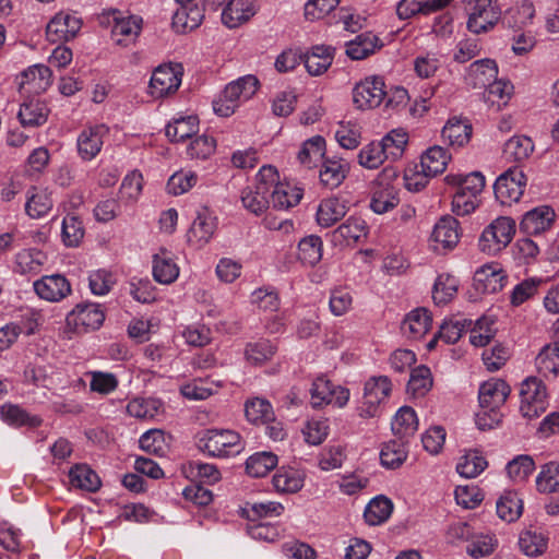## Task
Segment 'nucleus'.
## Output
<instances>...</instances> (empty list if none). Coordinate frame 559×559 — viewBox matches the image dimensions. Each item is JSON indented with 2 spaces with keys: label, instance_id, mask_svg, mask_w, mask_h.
I'll use <instances>...</instances> for the list:
<instances>
[{
  "label": "nucleus",
  "instance_id": "nucleus-1",
  "mask_svg": "<svg viewBox=\"0 0 559 559\" xmlns=\"http://www.w3.org/2000/svg\"><path fill=\"white\" fill-rule=\"evenodd\" d=\"M445 181L456 188L452 198V212L459 216L473 213L479 204L478 197L485 188V177L475 171L466 176L448 175Z\"/></svg>",
  "mask_w": 559,
  "mask_h": 559
},
{
  "label": "nucleus",
  "instance_id": "nucleus-2",
  "mask_svg": "<svg viewBox=\"0 0 559 559\" xmlns=\"http://www.w3.org/2000/svg\"><path fill=\"white\" fill-rule=\"evenodd\" d=\"M259 85V80L250 74L230 82L213 102L215 114L221 117L231 116L241 103L247 102L257 93Z\"/></svg>",
  "mask_w": 559,
  "mask_h": 559
},
{
  "label": "nucleus",
  "instance_id": "nucleus-3",
  "mask_svg": "<svg viewBox=\"0 0 559 559\" xmlns=\"http://www.w3.org/2000/svg\"><path fill=\"white\" fill-rule=\"evenodd\" d=\"M276 180V168L264 165L255 176V185L241 192L243 207L254 215H261L270 205V192Z\"/></svg>",
  "mask_w": 559,
  "mask_h": 559
},
{
  "label": "nucleus",
  "instance_id": "nucleus-4",
  "mask_svg": "<svg viewBox=\"0 0 559 559\" xmlns=\"http://www.w3.org/2000/svg\"><path fill=\"white\" fill-rule=\"evenodd\" d=\"M199 449L211 456L228 457L245 449L240 435L229 429H207L198 440Z\"/></svg>",
  "mask_w": 559,
  "mask_h": 559
},
{
  "label": "nucleus",
  "instance_id": "nucleus-5",
  "mask_svg": "<svg viewBox=\"0 0 559 559\" xmlns=\"http://www.w3.org/2000/svg\"><path fill=\"white\" fill-rule=\"evenodd\" d=\"M105 321V311L98 304H78L66 317L64 334L70 340L72 334H85L98 330Z\"/></svg>",
  "mask_w": 559,
  "mask_h": 559
},
{
  "label": "nucleus",
  "instance_id": "nucleus-6",
  "mask_svg": "<svg viewBox=\"0 0 559 559\" xmlns=\"http://www.w3.org/2000/svg\"><path fill=\"white\" fill-rule=\"evenodd\" d=\"M515 235V222L508 216L497 217L480 235L478 247L481 252L497 254L504 249Z\"/></svg>",
  "mask_w": 559,
  "mask_h": 559
},
{
  "label": "nucleus",
  "instance_id": "nucleus-7",
  "mask_svg": "<svg viewBox=\"0 0 559 559\" xmlns=\"http://www.w3.org/2000/svg\"><path fill=\"white\" fill-rule=\"evenodd\" d=\"M520 412L523 417L534 419L546 412L548 407V394L542 380L531 377L521 384Z\"/></svg>",
  "mask_w": 559,
  "mask_h": 559
},
{
  "label": "nucleus",
  "instance_id": "nucleus-8",
  "mask_svg": "<svg viewBox=\"0 0 559 559\" xmlns=\"http://www.w3.org/2000/svg\"><path fill=\"white\" fill-rule=\"evenodd\" d=\"M466 10L467 29L477 35L493 29L501 17V10L492 0H469Z\"/></svg>",
  "mask_w": 559,
  "mask_h": 559
},
{
  "label": "nucleus",
  "instance_id": "nucleus-9",
  "mask_svg": "<svg viewBox=\"0 0 559 559\" xmlns=\"http://www.w3.org/2000/svg\"><path fill=\"white\" fill-rule=\"evenodd\" d=\"M393 384L386 376H372L364 385L361 405L358 407L359 416L362 418L374 417L379 405L385 402L392 392Z\"/></svg>",
  "mask_w": 559,
  "mask_h": 559
},
{
  "label": "nucleus",
  "instance_id": "nucleus-10",
  "mask_svg": "<svg viewBox=\"0 0 559 559\" xmlns=\"http://www.w3.org/2000/svg\"><path fill=\"white\" fill-rule=\"evenodd\" d=\"M527 178L519 167H511L501 174L493 186L496 199L502 205L518 202L524 193Z\"/></svg>",
  "mask_w": 559,
  "mask_h": 559
},
{
  "label": "nucleus",
  "instance_id": "nucleus-11",
  "mask_svg": "<svg viewBox=\"0 0 559 559\" xmlns=\"http://www.w3.org/2000/svg\"><path fill=\"white\" fill-rule=\"evenodd\" d=\"M386 96L381 76L372 75L361 80L353 88V103L357 109L367 110L381 105Z\"/></svg>",
  "mask_w": 559,
  "mask_h": 559
},
{
  "label": "nucleus",
  "instance_id": "nucleus-12",
  "mask_svg": "<svg viewBox=\"0 0 559 559\" xmlns=\"http://www.w3.org/2000/svg\"><path fill=\"white\" fill-rule=\"evenodd\" d=\"M111 24V38L116 45L128 47L133 45L142 29V19L135 15L123 16L119 11H111L108 16Z\"/></svg>",
  "mask_w": 559,
  "mask_h": 559
},
{
  "label": "nucleus",
  "instance_id": "nucleus-13",
  "mask_svg": "<svg viewBox=\"0 0 559 559\" xmlns=\"http://www.w3.org/2000/svg\"><path fill=\"white\" fill-rule=\"evenodd\" d=\"M349 400V390L341 385L333 384L325 378H318L311 388V404L314 407L333 404L337 407H344Z\"/></svg>",
  "mask_w": 559,
  "mask_h": 559
},
{
  "label": "nucleus",
  "instance_id": "nucleus-14",
  "mask_svg": "<svg viewBox=\"0 0 559 559\" xmlns=\"http://www.w3.org/2000/svg\"><path fill=\"white\" fill-rule=\"evenodd\" d=\"M82 27L79 16L69 12L57 13L47 24L46 36L50 43H62L73 39Z\"/></svg>",
  "mask_w": 559,
  "mask_h": 559
},
{
  "label": "nucleus",
  "instance_id": "nucleus-15",
  "mask_svg": "<svg viewBox=\"0 0 559 559\" xmlns=\"http://www.w3.org/2000/svg\"><path fill=\"white\" fill-rule=\"evenodd\" d=\"M182 78V69L178 64H165L155 69L150 81L151 94L154 97H164L176 92Z\"/></svg>",
  "mask_w": 559,
  "mask_h": 559
},
{
  "label": "nucleus",
  "instance_id": "nucleus-16",
  "mask_svg": "<svg viewBox=\"0 0 559 559\" xmlns=\"http://www.w3.org/2000/svg\"><path fill=\"white\" fill-rule=\"evenodd\" d=\"M109 133L105 124H96L85 128L78 136L76 145L80 157L83 160H92L100 152L104 138Z\"/></svg>",
  "mask_w": 559,
  "mask_h": 559
},
{
  "label": "nucleus",
  "instance_id": "nucleus-17",
  "mask_svg": "<svg viewBox=\"0 0 559 559\" xmlns=\"http://www.w3.org/2000/svg\"><path fill=\"white\" fill-rule=\"evenodd\" d=\"M34 290L40 299L58 302L71 294L69 281L60 274L46 275L34 282Z\"/></svg>",
  "mask_w": 559,
  "mask_h": 559
},
{
  "label": "nucleus",
  "instance_id": "nucleus-18",
  "mask_svg": "<svg viewBox=\"0 0 559 559\" xmlns=\"http://www.w3.org/2000/svg\"><path fill=\"white\" fill-rule=\"evenodd\" d=\"M508 275L499 263L492 262L479 267L474 276L477 289L483 293L495 294L507 284Z\"/></svg>",
  "mask_w": 559,
  "mask_h": 559
},
{
  "label": "nucleus",
  "instance_id": "nucleus-19",
  "mask_svg": "<svg viewBox=\"0 0 559 559\" xmlns=\"http://www.w3.org/2000/svg\"><path fill=\"white\" fill-rule=\"evenodd\" d=\"M302 189L292 185L288 181H282L276 170V180L272 185L270 200L274 209L288 210L296 206L302 198Z\"/></svg>",
  "mask_w": 559,
  "mask_h": 559
},
{
  "label": "nucleus",
  "instance_id": "nucleus-20",
  "mask_svg": "<svg viewBox=\"0 0 559 559\" xmlns=\"http://www.w3.org/2000/svg\"><path fill=\"white\" fill-rule=\"evenodd\" d=\"M52 73L45 64H35L21 74L19 87L26 93L40 94L52 83Z\"/></svg>",
  "mask_w": 559,
  "mask_h": 559
},
{
  "label": "nucleus",
  "instance_id": "nucleus-21",
  "mask_svg": "<svg viewBox=\"0 0 559 559\" xmlns=\"http://www.w3.org/2000/svg\"><path fill=\"white\" fill-rule=\"evenodd\" d=\"M555 216L556 214L550 206H537L524 214L520 223V229L527 235L542 234L551 227Z\"/></svg>",
  "mask_w": 559,
  "mask_h": 559
},
{
  "label": "nucleus",
  "instance_id": "nucleus-22",
  "mask_svg": "<svg viewBox=\"0 0 559 559\" xmlns=\"http://www.w3.org/2000/svg\"><path fill=\"white\" fill-rule=\"evenodd\" d=\"M510 392V386L501 379L492 378L485 381L478 392L480 408H500L506 403Z\"/></svg>",
  "mask_w": 559,
  "mask_h": 559
},
{
  "label": "nucleus",
  "instance_id": "nucleus-23",
  "mask_svg": "<svg viewBox=\"0 0 559 559\" xmlns=\"http://www.w3.org/2000/svg\"><path fill=\"white\" fill-rule=\"evenodd\" d=\"M255 0H230L223 9L222 22L229 28L238 27L257 13Z\"/></svg>",
  "mask_w": 559,
  "mask_h": 559
},
{
  "label": "nucleus",
  "instance_id": "nucleus-24",
  "mask_svg": "<svg viewBox=\"0 0 559 559\" xmlns=\"http://www.w3.org/2000/svg\"><path fill=\"white\" fill-rule=\"evenodd\" d=\"M459 222L452 216H443L435 225L431 239L435 249H453L460 240Z\"/></svg>",
  "mask_w": 559,
  "mask_h": 559
},
{
  "label": "nucleus",
  "instance_id": "nucleus-25",
  "mask_svg": "<svg viewBox=\"0 0 559 559\" xmlns=\"http://www.w3.org/2000/svg\"><path fill=\"white\" fill-rule=\"evenodd\" d=\"M368 235L366 222L356 216H350L333 231V240L340 246H350L365 239Z\"/></svg>",
  "mask_w": 559,
  "mask_h": 559
},
{
  "label": "nucleus",
  "instance_id": "nucleus-26",
  "mask_svg": "<svg viewBox=\"0 0 559 559\" xmlns=\"http://www.w3.org/2000/svg\"><path fill=\"white\" fill-rule=\"evenodd\" d=\"M432 318L426 308H416L404 318L401 330L405 336L412 340L424 337L430 330Z\"/></svg>",
  "mask_w": 559,
  "mask_h": 559
},
{
  "label": "nucleus",
  "instance_id": "nucleus-27",
  "mask_svg": "<svg viewBox=\"0 0 559 559\" xmlns=\"http://www.w3.org/2000/svg\"><path fill=\"white\" fill-rule=\"evenodd\" d=\"M349 169V163L344 158H325L319 171L320 182L329 189L337 188L347 177Z\"/></svg>",
  "mask_w": 559,
  "mask_h": 559
},
{
  "label": "nucleus",
  "instance_id": "nucleus-28",
  "mask_svg": "<svg viewBox=\"0 0 559 559\" xmlns=\"http://www.w3.org/2000/svg\"><path fill=\"white\" fill-rule=\"evenodd\" d=\"M498 75V66L492 59L474 61L467 70L465 80L474 88H483L490 84Z\"/></svg>",
  "mask_w": 559,
  "mask_h": 559
},
{
  "label": "nucleus",
  "instance_id": "nucleus-29",
  "mask_svg": "<svg viewBox=\"0 0 559 559\" xmlns=\"http://www.w3.org/2000/svg\"><path fill=\"white\" fill-rule=\"evenodd\" d=\"M215 229V218L205 210L199 212L188 231V241L192 246L201 248L210 241Z\"/></svg>",
  "mask_w": 559,
  "mask_h": 559
},
{
  "label": "nucleus",
  "instance_id": "nucleus-30",
  "mask_svg": "<svg viewBox=\"0 0 559 559\" xmlns=\"http://www.w3.org/2000/svg\"><path fill=\"white\" fill-rule=\"evenodd\" d=\"M153 276L160 284H171L179 276V266L174 261L173 254L162 248L153 257Z\"/></svg>",
  "mask_w": 559,
  "mask_h": 559
},
{
  "label": "nucleus",
  "instance_id": "nucleus-31",
  "mask_svg": "<svg viewBox=\"0 0 559 559\" xmlns=\"http://www.w3.org/2000/svg\"><path fill=\"white\" fill-rule=\"evenodd\" d=\"M50 114L48 106L39 99L24 102L19 110L17 118L23 127H40Z\"/></svg>",
  "mask_w": 559,
  "mask_h": 559
},
{
  "label": "nucleus",
  "instance_id": "nucleus-32",
  "mask_svg": "<svg viewBox=\"0 0 559 559\" xmlns=\"http://www.w3.org/2000/svg\"><path fill=\"white\" fill-rule=\"evenodd\" d=\"M382 46L378 36L371 32L359 34L346 44V55L353 60H362Z\"/></svg>",
  "mask_w": 559,
  "mask_h": 559
},
{
  "label": "nucleus",
  "instance_id": "nucleus-33",
  "mask_svg": "<svg viewBox=\"0 0 559 559\" xmlns=\"http://www.w3.org/2000/svg\"><path fill=\"white\" fill-rule=\"evenodd\" d=\"M441 136L448 145L462 147L471 140L472 126L466 120L452 118L443 127Z\"/></svg>",
  "mask_w": 559,
  "mask_h": 559
},
{
  "label": "nucleus",
  "instance_id": "nucleus-34",
  "mask_svg": "<svg viewBox=\"0 0 559 559\" xmlns=\"http://www.w3.org/2000/svg\"><path fill=\"white\" fill-rule=\"evenodd\" d=\"M347 205L338 198H328L320 202L317 210V222L321 227H330L347 213Z\"/></svg>",
  "mask_w": 559,
  "mask_h": 559
},
{
  "label": "nucleus",
  "instance_id": "nucleus-35",
  "mask_svg": "<svg viewBox=\"0 0 559 559\" xmlns=\"http://www.w3.org/2000/svg\"><path fill=\"white\" fill-rule=\"evenodd\" d=\"M334 49L329 46H314L304 58L305 67L309 74L321 75L332 64Z\"/></svg>",
  "mask_w": 559,
  "mask_h": 559
},
{
  "label": "nucleus",
  "instance_id": "nucleus-36",
  "mask_svg": "<svg viewBox=\"0 0 559 559\" xmlns=\"http://www.w3.org/2000/svg\"><path fill=\"white\" fill-rule=\"evenodd\" d=\"M326 143L323 136L314 135L306 140L297 154V159L304 167L311 169L325 154Z\"/></svg>",
  "mask_w": 559,
  "mask_h": 559
},
{
  "label": "nucleus",
  "instance_id": "nucleus-37",
  "mask_svg": "<svg viewBox=\"0 0 559 559\" xmlns=\"http://www.w3.org/2000/svg\"><path fill=\"white\" fill-rule=\"evenodd\" d=\"M203 5L198 2L181 5L174 14V25L182 32L193 31L199 27L204 19Z\"/></svg>",
  "mask_w": 559,
  "mask_h": 559
},
{
  "label": "nucleus",
  "instance_id": "nucleus-38",
  "mask_svg": "<svg viewBox=\"0 0 559 559\" xmlns=\"http://www.w3.org/2000/svg\"><path fill=\"white\" fill-rule=\"evenodd\" d=\"M450 160V155L441 146L428 148L421 156L420 167L425 177H435L442 174Z\"/></svg>",
  "mask_w": 559,
  "mask_h": 559
},
{
  "label": "nucleus",
  "instance_id": "nucleus-39",
  "mask_svg": "<svg viewBox=\"0 0 559 559\" xmlns=\"http://www.w3.org/2000/svg\"><path fill=\"white\" fill-rule=\"evenodd\" d=\"M52 199L47 190L33 187L27 192L25 212L31 218H41L52 209Z\"/></svg>",
  "mask_w": 559,
  "mask_h": 559
},
{
  "label": "nucleus",
  "instance_id": "nucleus-40",
  "mask_svg": "<svg viewBox=\"0 0 559 559\" xmlns=\"http://www.w3.org/2000/svg\"><path fill=\"white\" fill-rule=\"evenodd\" d=\"M418 429V418L409 406L401 407L392 421V431L399 439L404 440L415 435Z\"/></svg>",
  "mask_w": 559,
  "mask_h": 559
},
{
  "label": "nucleus",
  "instance_id": "nucleus-41",
  "mask_svg": "<svg viewBox=\"0 0 559 559\" xmlns=\"http://www.w3.org/2000/svg\"><path fill=\"white\" fill-rule=\"evenodd\" d=\"M519 546L526 556L537 557L546 551L548 537L531 526L520 534Z\"/></svg>",
  "mask_w": 559,
  "mask_h": 559
},
{
  "label": "nucleus",
  "instance_id": "nucleus-42",
  "mask_svg": "<svg viewBox=\"0 0 559 559\" xmlns=\"http://www.w3.org/2000/svg\"><path fill=\"white\" fill-rule=\"evenodd\" d=\"M70 484L82 490L95 492L100 488L98 475L86 464H76L69 472Z\"/></svg>",
  "mask_w": 559,
  "mask_h": 559
},
{
  "label": "nucleus",
  "instance_id": "nucleus-43",
  "mask_svg": "<svg viewBox=\"0 0 559 559\" xmlns=\"http://www.w3.org/2000/svg\"><path fill=\"white\" fill-rule=\"evenodd\" d=\"M46 254L38 249H24L15 255V271L20 274H37L46 263Z\"/></svg>",
  "mask_w": 559,
  "mask_h": 559
},
{
  "label": "nucleus",
  "instance_id": "nucleus-44",
  "mask_svg": "<svg viewBox=\"0 0 559 559\" xmlns=\"http://www.w3.org/2000/svg\"><path fill=\"white\" fill-rule=\"evenodd\" d=\"M392 512L393 502L384 496H378L367 504L364 518L369 525H380L388 521Z\"/></svg>",
  "mask_w": 559,
  "mask_h": 559
},
{
  "label": "nucleus",
  "instance_id": "nucleus-45",
  "mask_svg": "<svg viewBox=\"0 0 559 559\" xmlns=\"http://www.w3.org/2000/svg\"><path fill=\"white\" fill-rule=\"evenodd\" d=\"M198 130V118L195 116H188L175 119L171 123H168L165 133L171 142H181L194 135Z\"/></svg>",
  "mask_w": 559,
  "mask_h": 559
},
{
  "label": "nucleus",
  "instance_id": "nucleus-46",
  "mask_svg": "<svg viewBox=\"0 0 559 559\" xmlns=\"http://www.w3.org/2000/svg\"><path fill=\"white\" fill-rule=\"evenodd\" d=\"M272 483L277 492L295 493L302 488L304 476L296 469L281 468L273 476Z\"/></svg>",
  "mask_w": 559,
  "mask_h": 559
},
{
  "label": "nucleus",
  "instance_id": "nucleus-47",
  "mask_svg": "<svg viewBox=\"0 0 559 559\" xmlns=\"http://www.w3.org/2000/svg\"><path fill=\"white\" fill-rule=\"evenodd\" d=\"M523 512V501L514 491L504 492L497 501L498 516L509 523L516 521Z\"/></svg>",
  "mask_w": 559,
  "mask_h": 559
},
{
  "label": "nucleus",
  "instance_id": "nucleus-48",
  "mask_svg": "<svg viewBox=\"0 0 559 559\" xmlns=\"http://www.w3.org/2000/svg\"><path fill=\"white\" fill-rule=\"evenodd\" d=\"M512 94L513 85L510 82L496 79L486 86L485 99L489 106L493 107L496 110H500L507 106Z\"/></svg>",
  "mask_w": 559,
  "mask_h": 559
},
{
  "label": "nucleus",
  "instance_id": "nucleus-49",
  "mask_svg": "<svg viewBox=\"0 0 559 559\" xmlns=\"http://www.w3.org/2000/svg\"><path fill=\"white\" fill-rule=\"evenodd\" d=\"M323 242L319 236L310 235L298 243V259L307 266H314L322 259Z\"/></svg>",
  "mask_w": 559,
  "mask_h": 559
},
{
  "label": "nucleus",
  "instance_id": "nucleus-50",
  "mask_svg": "<svg viewBox=\"0 0 559 559\" xmlns=\"http://www.w3.org/2000/svg\"><path fill=\"white\" fill-rule=\"evenodd\" d=\"M536 367L538 372L544 377H556L559 373L558 342L544 346V348L536 357Z\"/></svg>",
  "mask_w": 559,
  "mask_h": 559
},
{
  "label": "nucleus",
  "instance_id": "nucleus-51",
  "mask_svg": "<svg viewBox=\"0 0 559 559\" xmlns=\"http://www.w3.org/2000/svg\"><path fill=\"white\" fill-rule=\"evenodd\" d=\"M407 457L406 442L392 440L383 445L380 452L381 464L391 469L399 468Z\"/></svg>",
  "mask_w": 559,
  "mask_h": 559
},
{
  "label": "nucleus",
  "instance_id": "nucleus-52",
  "mask_svg": "<svg viewBox=\"0 0 559 559\" xmlns=\"http://www.w3.org/2000/svg\"><path fill=\"white\" fill-rule=\"evenodd\" d=\"M533 152L534 143L525 135L512 136L506 142L503 148L506 158L518 163L526 160Z\"/></svg>",
  "mask_w": 559,
  "mask_h": 559
},
{
  "label": "nucleus",
  "instance_id": "nucleus-53",
  "mask_svg": "<svg viewBox=\"0 0 559 559\" xmlns=\"http://www.w3.org/2000/svg\"><path fill=\"white\" fill-rule=\"evenodd\" d=\"M498 546V539L491 533L474 532L466 552L475 559L491 555Z\"/></svg>",
  "mask_w": 559,
  "mask_h": 559
},
{
  "label": "nucleus",
  "instance_id": "nucleus-54",
  "mask_svg": "<svg viewBox=\"0 0 559 559\" xmlns=\"http://www.w3.org/2000/svg\"><path fill=\"white\" fill-rule=\"evenodd\" d=\"M459 281L450 274H441L437 277L432 289V299L436 305H445L456 295Z\"/></svg>",
  "mask_w": 559,
  "mask_h": 559
},
{
  "label": "nucleus",
  "instance_id": "nucleus-55",
  "mask_svg": "<svg viewBox=\"0 0 559 559\" xmlns=\"http://www.w3.org/2000/svg\"><path fill=\"white\" fill-rule=\"evenodd\" d=\"M277 456L271 452H259L246 462V471L252 477H264L277 465Z\"/></svg>",
  "mask_w": 559,
  "mask_h": 559
},
{
  "label": "nucleus",
  "instance_id": "nucleus-56",
  "mask_svg": "<svg viewBox=\"0 0 559 559\" xmlns=\"http://www.w3.org/2000/svg\"><path fill=\"white\" fill-rule=\"evenodd\" d=\"M432 388L431 371L426 366H418L412 373L407 383V392L414 397L425 396Z\"/></svg>",
  "mask_w": 559,
  "mask_h": 559
},
{
  "label": "nucleus",
  "instance_id": "nucleus-57",
  "mask_svg": "<svg viewBox=\"0 0 559 559\" xmlns=\"http://www.w3.org/2000/svg\"><path fill=\"white\" fill-rule=\"evenodd\" d=\"M487 465V460L478 451H468L460 457L456 471L461 476L473 478L478 476Z\"/></svg>",
  "mask_w": 559,
  "mask_h": 559
},
{
  "label": "nucleus",
  "instance_id": "nucleus-58",
  "mask_svg": "<svg viewBox=\"0 0 559 559\" xmlns=\"http://www.w3.org/2000/svg\"><path fill=\"white\" fill-rule=\"evenodd\" d=\"M85 230L81 218L72 213L62 221V241L67 247H78L84 237Z\"/></svg>",
  "mask_w": 559,
  "mask_h": 559
},
{
  "label": "nucleus",
  "instance_id": "nucleus-59",
  "mask_svg": "<svg viewBox=\"0 0 559 559\" xmlns=\"http://www.w3.org/2000/svg\"><path fill=\"white\" fill-rule=\"evenodd\" d=\"M389 156L380 142H371L362 147L358 154V163L368 169L380 167Z\"/></svg>",
  "mask_w": 559,
  "mask_h": 559
},
{
  "label": "nucleus",
  "instance_id": "nucleus-60",
  "mask_svg": "<svg viewBox=\"0 0 559 559\" xmlns=\"http://www.w3.org/2000/svg\"><path fill=\"white\" fill-rule=\"evenodd\" d=\"M1 418L11 426H39L38 417H31L23 408L13 404H5L0 409Z\"/></svg>",
  "mask_w": 559,
  "mask_h": 559
},
{
  "label": "nucleus",
  "instance_id": "nucleus-61",
  "mask_svg": "<svg viewBox=\"0 0 559 559\" xmlns=\"http://www.w3.org/2000/svg\"><path fill=\"white\" fill-rule=\"evenodd\" d=\"M399 202V197L392 188H379L372 194L370 209L377 214H384L397 206Z\"/></svg>",
  "mask_w": 559,
  "mask_h": 559
},
{
  "label": "nucleus",
  "instance_id": "nucleus-62",
  "mask_svg": "<svg viewBox=\"0 0 559 559\" xmlns=\"http://www.w3.org/2000/svg\"><path fill=\"white\" fill-rule=\"evenodd\" d=\"M245 414L247 419L254 424H265L273 419V408L271 404L262 399H253L247 402Z\"/></svg>",
  "mask_w": 559,
  "mask_h": 559
},
{
  "label": "nucleus",
  "instance_id": "nucleus-63",
  "mask_svg": "<svg viewBox=\"0 0 559 559\" xmlns=\"http://www.w3.org/2000/svg\"><path fill=\"white\" fill-rule=\"evenodd\" d=\"M495 321L489 317L478 319L471 330L469 341L474 346H486L496 334Z\"/></svg>",
  "mask_w": 559,
  "mask_h": 559
},
{
  "label": "nucleus",
  "instance_id": "nucleus-64",
  "mask_svg": "<svg viewBox=\"0 0 559 559\" xmlns=\"http://www.w3.org/2000/svg\"><path fill=\"white\" fill-rule=\"evenodd\" d=\"M538 491L551 493L559 489V464L548 463L543 466L536 479Z\"/></svg>",
  "mask_w": 559,
  "mask_h": 559
}]
</instances>
